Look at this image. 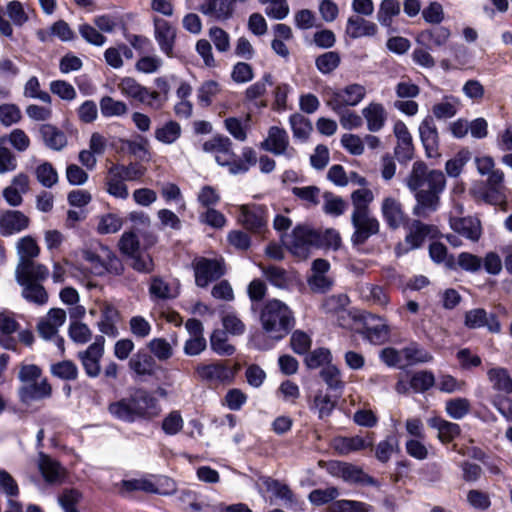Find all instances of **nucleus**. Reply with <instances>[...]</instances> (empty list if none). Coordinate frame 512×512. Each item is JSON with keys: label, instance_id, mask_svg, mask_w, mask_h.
I'll return each instance as SVG.
<instances>
[{"label": "nucleus", "instance_id": "obj_1", "mask_svg": "<svg viewBox=\"0 0 512 512\" xmlns=\"http://www.w3.org/2000/svg\"><path fill=\"white\" fill-rule=\"evenodd\" d=\"M405 183L410 191L415 192L416 204L413 215L427 218L437 211L440 204V194L446 186V179L440 170H428L426 163L416 161L407 176Z\"/></svg>", "mask_w": 512, "mask_h": 512}, {"label": "nucleus", "instance_id": "obj_2", "mask_svg": "<svg viewBox=\"0 0 512 512\" xmlns=\"http://www.w3.org/2000/svg\"><path fill=\"white\" fill-rule=\"evenodd\" d=\"M475 166L478 173L487 176L486 181L475 184L469 193L476 201H483L490 205L507 204V188L504 184V173L495 168L494 159L491 156L475 157Z\"/></svg>", "mask_w": 512, "mask_h": 512}, {"label": "nucleus", "instance_id": "obj_3", "mask_svg": "<svg viewBox=\"0 0 512 512\" xmlns=\"http://www.w3.org/2000/svg\"><path fill=\"white\" fill-rule=\"evenodd\" d=\"M108 411L115 418L132 423L138 419H152L159 414L160 409L157 399L150 392L138 388L128 397L110 403Z\"/></svg>", "mask_w": 512, "mask_h": 512}, {"label": "nucleus", "instance_id": "obj_4", "mask_svg": "<svg viewBox=\"0 0 512 512\" xmlns=\"http://www.w3.org/2000/svg\"><path fill=\"white\" fill-rule=\"evenodd\" d=\"M260 321L264 331L274 340H281L288 335L295 324L290 308L277 299L266 302L260 314Z\"/></svg>", "mask_w": 512, "mask_h": 512}, {"label": "nucleus", "instance_id": "obj_5", "mask_svg": "<svg viewBox=\"0 0 512 512\" xmlns=\"http://www.w3.org/2000/svg\"><path fill=\"white\" fill-rule=\"evenodd\" d=\"M320 243L317 230L308 225H297L288 240L284 242L287 249L294 255L305 257L310 247Z\"/></svg>", "mask_w": 512, "mask_h": 512}, {"label": "nucleus", "instance_id": "obj_6", "mask_svg": "<svg viewBox=\"0 0 512 512\" xmlns=\"http://www.w3.org/2000/svg\"><path fill=\"white\" fill-rule=\"evenodd\" d=\"M195 283L200 288L207 287L211 282L220 279L225 274L223 261L200 257L193 262Z\"/></svg>", "mask_w": 512, "mask_h": 512}, {"label": "nucleus", "instance_id": "obj_7", "mask_svg": "<svg viewBox=\"0 0 512 512\" xmlns=\"http://www.w3.org/2000/svg\"><path fill=\"white\" fill-rule=\"evenodd\" d=\"M351 223L354 228L351 242L354 246L365 244L370 237L377 235L380 231L378 219L372 216L370 212L352 213Z\"/></svg>", "mask_w": 512, "mask_h": 512}, {"label": "nucleus", "instance_id": "obj_8", "mask_svg": "<svg viewBox=\"0 0 512 512\" xmlns=\"http://www.w3.org/2000/svg\"><path fill=\"white\" fill-rule=\"evenodd\" d=\"M196 373L202 381L209 385L230 384L234 380L236 370L218 361L210 364H201L196 367Z\"/></svg>", "mask_w": 512, "mask_h": 512}, {"label": "nucleus", "instance_id": "obj_9", "mask_svg": "<svg viewBox=\"0 0 512 512\" xmlns=\"http://www.w3.org/2000/svg\"><path fill=\"white\" fill-rule=\"evenodd\" d=\"M363 328L359 333L370 343L381 345L390 336V328L383 318L373 313H366L362 316Z\"/></svg>", "mask_w": 512, "mask_h": 512}, {"label": "nucleus", "instance_id": "obj_10", "mask_svg": "<svg viewBox=\"0 0 512 512\" xmlns=\"http://www.w3.org/2000/svg\"><path fill=\"white\" fill-rule=\"evenodd\" d=\"M238 222L253 233H261L267 226V209L263 205H241Z\"/></svg>", "mask_w": 512, "mask_h": 512}, {"label": "nucleus", "instance_id": "obj_11", "mask_svg": "<svg viewBox=\"0 0 512 512\" xmlns=\"http://www.w3.org/2000/svg\"><path fill=\"white\" fill-rule=\"evenodd\" d=\"M154 37L160 50L169 58L174 57L177 29L167 20L154 17Z\"/></svg>", "mask_w": 512, "mask_h": 512}, {"label": "nucleus", "instance_id": "obj_12", "mask_svg": "<svg viewBox=\"0 0 512 512\" xmlns=\"http://www.w3.org/2000/svg\"><path fill=\"white\" fill-rule=\"evenodd\" d=\"M260 148L274 155H284L291 158L294 149H289V135L285 129L272 126L268 130L267 138L261 142Z\"/></svg>", "mask_w": 512, "mask_h": 512}, {"label": "nucleus", "instance_id": "obj_13", "mask_svg": "<svg viewBox=\"0 0 512 512\" xmlns=\"http://www.w3.org/2000/svg\"><path fill=\"white\" fill-rule=\"evenodd\" d=\"M38 468L45 482L50 485H61L67 479L66 468L43 452L39 453Z\"/></svg>", "mask_w": 512, "mask_h": 512}, {"label": "nucleus", "instance_id": "obj_14", "mask_svg": "<svg viewBox=\"0 0 512 512\" xmlns=\"http://www.w3.org/2000/svg\"><path fill=\"white\" fill-rule=\"evenodd\" d=\"M384 221L391 230H397L408 223L409 217L404 212L401 202L393 197H386L381 204Z\"/></svg>", "mask_w": 512, "mask_h": 512}, {"label": "nucleus", "instance_id": "obj_15", "mask_svg": "<svg viewBox=\"0 0 512 512\" xmlns=\"http://www.w3.org/2000/svg\"><path fill=\"white\" fill-rule=\"evenodd\" d=\"M15 276L18 284L29 282H41L48 278V268L34 260L19 261L15 270Z\"/></svg>", "mask_w": 512, "mask_h": 512}, {"label": "nucleus", "instance_id": "obj_16", "mask_svg": "<svg viewBox=\"0 0 512 512\" xmlns=\"http://www.w3.org/2000/svg\"><path fill=\"white\" fill-rule=\"evenodd\" d=\"M465 326L469 329L487 327L491 333H499L501 324L498 317L491 313L488 314L483 308H476L465 313Z\"/></svg>", "mask_w": 512, "mask_h": 512}, {"label": "nucleus", "instance_id": "obj_17", "mask_svg": "<svg viewBox=\"0 0 512 512\" xmlns=\"http://www.w3.org/2000/svg\"><path fill=\"white\" fill-rule=\"evenodd\" d=\"M438 234V229L434 225H429L420 220H413L409 227V232L405 236L407 250L420 248L427 238H434Z\"/></svg>", "mask_w": 512, "mask_h": 512}, {"label": "nucleus", "instance_id": "obj_18", "mask_svg": "<svg viewBox=\"0 0 512 512\" xmlns=\"http://www.w3.org/2000/svg\"><path fill=\"white\" fill-rule=\"evenodd\" d=\"M52 395V387L46 378L21 385L18 388L20 402L28 404L32 401L47 399Z\"/></svg>", "mask_w": 512, "mask_h": 512}, {"label": "nucleus", "instance_id": "obj_19", "mask_svg": "<svg viewBox=\"0 0 512 512\" xmlns=\"http://www.w3.org/2000/svg\"><path fill=\"white\" fill-rule=\"evenodd\" d=\"M118 87L122 94L133 98L148 107L149 103L152 102L151 99H159V95L156 91H150L147 87L142 86L134 78L131 77L123 78L120 81Z\"/></svg>", "mask_w": 512, "mask_h": 512}, {"label": "nucleus", "instance_id": "obj_20", "mask_svg": "<svg viewBox=\"0 0 512 512\" xmlns=\"http://www.w3.org/2000/svg\"><path fill=\"white\" fill-rule=\"evenodd\" d=\"M20 328L14 313L10 311L0 312V345L7 350L17 349V339L13 336Z\"/></svg>", "mask_w": 512, "mask_h": 512}, {"label": "nucleus", "instance_id": "obj_21", "mask_svg": "<svg viewBox=\"0 0 512 512\" xmlns=\"http://www.w3.org/2000/svg\"><path fill=\"white\" fill-rule=\"evenodd\" d=\"M29 218L18 210H8L0 217V233L10 236L28 228Z\"/></svg>", "mask_w": 512, "mask_h": 512}, {"label": "nucleus", "instance_id": "obj_22", "mask_svg": "<svg viewBox=\"0 0 512 512\" xmlns=\"http://www.w3.org/2000/svg\"><path fill=\"white\" fill-rule=\"evenodd\" d=\"M419 133L427 157L438 156L439 137L432 117H427L422 121L419 126Z\"/></svg>", "mask_w": 512, "mask_h": 512}, {"label": "nucleus", "instance_id": "obj_23", "mask_svg": "<svg viewBox=\"0 0 512 512\" xmlns=\"http://www.w3.org/2000/svg\"><path fill=\"white\" fill-rule=\"evenodd\" d=\"M38 132L44 145L51 150L61 151L67 146V136L55 125L42 124L39 126Z\"/></svg>", "mask_w": 512, "mask_h": 512}, {"label": "nucleus", "instance_id": "obj_24", "mask_svg": "<svg viewBox=\"0 0 512 512\" xmlns=\"http://www.w3.org/2000/svg\"><path fill=\"white\" fill-rule=\"evenodd\" d=\"M333 447L339 454L347 455L366 448L373 449V438L370 434L366 438L360 436L338 437L334 439Z\"/></svg>", "mask_w": 512, "mask_h": 512}, {"label": "nucleus", "instance_id": "obj_25", "mask_svg": "<svg viewBox=\"0 0 512 512\" xmlns=\"http://www.w3.org/2000/svg\"><path fill=\"white\" fill-rule=\"evenodd\" d=\"M199 11L216 20L224 21L231 18L234 5L232 0H206L200 5Z\"/></svg>", "mask_w": 512, "mask_h": 512}, {"label": "nucleus", "instance_id": "obj_26", "mask_svg": "<svg viewBox=\"0 0 512 512\" xmlns=\"http://www.w3.org/2000/svg\"><path fill=\"white\" fill-rule=\"evenodd\" d=\"M451 227L457 234L476 242L481 237L480 220L473 217L458 218L451 221Z\"/></svg>", "mask_w": 512, "mask_h": 512}, {"label": "nucleus", "instance_id": "obj_27", "mask_svg": "<svg viewBox=\"0 0 512 512\" xmlns=\"http://www.w3.org/2000/svg\"><path fill=\"white\" fill-rule=\"evenodd\" d=\"M377 25L368 21L361 16L353 15L348 18L346 26V34L353 38H361L364 36H374L377 33Z\"/></svg>", "mask_w": 512, "mask_h": 512}, {"label": "nucleus", "instance_id": "obj_28", "mask_svg": "<svg viewBox=\"0 0 512 512\" xmlns=\"http://www.w3.org/2000/svg\"><path fill=\"white\" fill-rule=\"evenodd\" d=\"M274 84L273 82V76L270 72H266L263 74L262 78L251 84L244 93L245 100L248 102H254L256 107H267L266 101H259L256 102L259 98L264 96L267 92V86H272Z\"/></svg>", "mask_w": 512, "mask_h": 512}, {"label": "nucleus", "instance_id": "obj_29", "mask_svg": "<svg viewBox=\"0 0 512 512\" xmlns=\"http://www.w3.org/2000/svg\"><path fill=\"white\" fill-rule=\"evenodd\" d=\"M103 354L100 353L98 346L88 347L84 351L78 352V358L87 374L91 378L98 377L101 372L100 359Z\"/></svg>", "mask_w": 512, "mask_h": 512}, {"label": "nucleus", "instance_id": "obj_30", "mask_svg": "<svg viewBox=\"0 0 512 512\" xmlns=\"http://www.w3.org/2000/svg\"><path fill=\"white\" fill-rule=\"evenodd\" d=\"M404 366H413L422 363H429L433 355L417 342H411L402 348Z\"/></svg>", "mask_w": 512, "mask_h": 512}, {"label": "nucleus", "instance_id": "obj_31", "mask_svg": "<svg viewBox=\"0 0 512 512\" xmlns=\"http://www.w3.org/2000/svg\"><path fill=\"white\" fill-rule=\"evenodd\" d=\"M428 425L438 430V438L443 443L451 442L460 432V426L440 417H433L428 420Z\"/></svg>", "mask_w": 512, "mask_h": 512}, {"label": "nucleus", "instance_id": "obj_32", "mask_svg": "<svg viewBox=\"0 0 512 512\" xmlns=\"http://www.w3.org/2000/svg\"><path fill=\"white\" fill-rule=\"evenodd\" d=\"M450 37V31L443 26H437L432 29L424 30L417 37L418 43L428 47L443 46Z\"/></svg>", "mask_w": 512, "mask_h": 512}, {"label": "nucleus", "instance_id": "obj_33", "mask_svg": "<svg viewBox=\"0 0 512 512\" xmlns=\"http://www.w3.org/2000/svg\"><path fill=\"white\" fill-rule=\"evenodd\" d=\"M155 365L153 356L144 351L137 352L129 360L130 369L140 376L153 375Z\"/></svg>", "mask_w": 512, "mask_h": 512}, {"label": "nucleus", "instance_id": "obj_34", "mask_svg": "<svg viewBox=\"0 0 512 512\" xmlns=\"http://www.w3.org/2000/svg\"><path fill=\"white\" fill-rule=\"evenodd\" d=\"M362 114L367 121V128L372 132L379 131L385 123L386 112L379 103H371L363 109Z\"/></svg>", "mask_w": 512, "mask_h": 512}, {"label": "nucleus", "instance_id": "obj_35", "mask_svg": "<svg viewBox=\"0 0 512 512\" xmlns=\"http://www.w3.org/2000/svg\"><path fill=\"white\" fill-rule=\"evenodd\" d=\"M149 294L153 301H166L174 299L178 296V291L170 287V285L159 276L151 278L149 286Z\"/></svg>", "mask_w": 512, "mask_h": 512}, {"label": "nucleus", "instance_id": "obj_36", "mask_svg": "<svg viewBox=\"0 0 512 512\" xmlns=\"http://www.w3.org/2000/svg\"><path fill=\"white\" fill-rule=\"evenodd\" d=\"M215 159L219 165L227 166L229 172L233 175L244 174L247 172L246 165L242 164L241 158L236 156L231 147L216 155Z\"/></svg>", "mask_w": 512, "mask_h": 512}, {"label": "nucleus", "instance_id": "obj_37", "mask_svg": "<svg viewBox=\"0 0 512 512\" xmlns=\"http://www.w3.org/2000/svg\"><path fill=\"white\" fill-rule=\"evenodd\" d=\"M320 376L326 383L328 389L338 392L336 397H339L344 388V382L341 380L340 370L335 365L329 364L321 369Z\"/></svg>", "mask_w": 512, "mask_h": 512}, {"label": "nucleus", "instance_id": "obj_38", "mask_svg": "<svg viewBox=\"0 0 512 512\" xmlns=\"http://www.w3.org/2000/svg\"><path fill=\"white\" fill-rule=\"evenodd\" d=\"M211 349L221 356H231L236 349L228 343L227 333L224 330L216 329L210 336Z\"/></svg>", "mask_w": 512, "mask_h": 512}, {"label": "nucleus", "instance_id": "obj_39", "mask_svg": "<svg viewBox=\"0 0 512 512\" xmlns=\"http://www.w3.org/2000/svg\"><path fill=\"white\" fill-rule=\"evenodd\" d=\"M429 255L435 263H442L450 270L456 269V259L448 254L447 247L441 242H432L429 245Z\"/></svg>", "mask_w": 512, "mask_h": 512}, {"label": "nucleus", "instance_id": "obj_40", "mask_svg": "<svg viewBox=\"0 0 512 512\" xmlns=\"http://www.w3.org/2000/svg\"><path fill=\"white\" fill-rule=\"evenodd\" d=\"M487 374L494 389L507 394L512 392V378L505 368H492Z\"/></svg>", "mask_w": 512, "mask_h": 512}, {"label": "nucleus", "instance_id": "obj_41", "mask_svg": "<svg viewBox=\"0 0 512 512\" xmlns=\"http://www.w3.org/2000/svg\"><path fill=\"white\" fill-rule=\"evenodd\" d=\"M399 0H383L377 12V20L384 27L392 25V19L400 14Z\"/></svg>", "mask_w": 512, "mask_h": 512}, {"label": "nucleus", "instance_id": "obj_42", "mask_svg": "<svg viewBox=\"0 0 512 512\" xmlns=\"http://www.w3.org/2000/svg\"><path fill=\"white\" fill-rule=\"evenodd\" d=\"M118 311L112 305H105L102 310V319L98 323L99 329L102 333L115 337L118 334L115 322L118 319Z\"/></svg>", "mask_w": 512, "mask_h": 512}, {"label": "nucleus", "instance_id": "obj_43", "mask_svg": "<svg viewBox=\"0 0 512 512\" xmlns=\"http://www.w3.org/2000/svg\"><path fill=\"white\" fill-rule=\"evenodd\" d=\"M399 451V441L395 435H388L375 447V457L378 461L386 463L394 452Z\"/></svg>", "mask_w": 512, "mask_h": 512}, {"label": "nucleus", "instance_id": "obj_44", "mask_svg": "<svg viewBox=\"0 0 512 512\" xmlns=\"http://www.w3.org/2000/svg\"><path fill=\"white\" fill-rule=\"evenodd\" d=\"M23 287L22 296L29 302L43 305L48 300V294L40 282L20 284Z\"/></svg>", "mask_w": 512, "mask_h": 512}, {"label": "nucleus", "instance_id": "obj_45", "mask_svg": "<svg viewBox=\"0 0 512 512\" xmlns=\"http://www.w3.org/2000/svg\"><path fill=\"white\" fill-rule=\"evenodd\" d=\"M146 168L137 163H130L127 166L115 164L111 166L108 173H116L123 180L134 181L144 176Z\"/></svg>", "mask_w": 512, "mask_h": 512}, {"label": "nucleus", "instance_id": "obj_46", "mask_svg": "<svg viewBox=\"0 0 512 512\" xmlns=\"http://www.w3.org/2000/svg\"><path fill=\"white\" fill-rule=\"evenodd\" d=\"M109 255V248L104 245H99L97 251L85 250L83 252V258L87 262L91 263L94 273L98 276L103 275V267L105 258Z\"/></svg>", "mask_w": 512, "mask_h": 512}, {"label": "nucleus", "instance_id": "obj_47", "mask_svg": "<svg viewBox=\"0 0 512 512\" xmlns=\"http://www.w3.org/2000/svg\"><path fill=\"white\" fill-rule=\"evenodd\" d=\"M82 493L75 488H65L58 495V503L64 512H79L76 506L82 500Z\"/></svg>", "mask_w": 512, "mask_h": 512}, {"label": "nucleus", "instance_id": "obj_48", "mask_svg": "<svg viewBox=\"0 0 512 512\" xmlns=\"http://www.w3.org/2000/svg\"><path fill=\"white\" fill-rule=\"evenodd\" d=\"M335 406L336 400H333L330 395L318 391L314 397L313 403L310 405V409H315L318 412V417L323 419L330 416Z\"/></svg>", "mask_w": 512, "mask_h": 512}, {"label": "nucleus", "instance_id": "obj_49", "mask_svg": "<svg viewBox=\"0 0 512 512\" xmlns=\"http://www.w3.org/2000/svg\"><path fill=\"white\" fill-rule=\"evenodd\" d=\"M446 413L453 419L464 418L471 410V403L467 398H453L446 401Z\"/></svg>", "mask_w": 512, "mask_h": 512}, {"label": "nucleus", "instance_id": "obj_50", "mask_svg": "<svg viewBox=\"0 0 512 512\" xmlns=\"http://www.w3.org/2000/svg\"><path fill=\"white\" fill-rule=\"evenodd\" d=\"M289 122L293 136L303 141L308 138L313 129L310 120L299 113L292 114L289 118Z\"/></svg>", "mask_w": 512, "mask_h": 512}, {"label": "nucleus", "instance_id": "obj_51", "mask_svg": "<svg viewBox=\"0 0 512 512\" xmlns=\"http://www.w3.org/2000/svg\"><path fill=\"white\" fill-rule=\"evenodd\" d=\"M374 196L370 189L361 188L357 189L351 194V201L353 205L352 213H366L370 212L369 204L373 201Z\"/></svg>", "mask_w": 512, "mask_h": 512}, {"label": "nucleus", "instance_id": "obj_52", "mask_svg": "<svg viewBox=\"0 0 512 512\" xmlns=\"http://www.w3.org/2000/svg\"><path fill=\"white\" fill-rule=\"evenodd\" d=\"M128 258L129 265L139 273H151L154 270V262L151 255L146 251H139L130 255Z\"/></svg>", "mask_w": 512, "mask_h": 512}, {"label": "nucleus", "instance_id": "obj_53", "mask_svg": "<svg viewBox=\"0 0 512 512\" xmlns=\"http://www.w3.org/2000/svg\"><path fill=\"white\" fill-rule=\"evenodd\" d=\"M17 253L19 261L34 260L39 255L40 249L35 239L31 236H25L17 242Z\"/></svg>", "mask_w": 512, "mask_h": 512}, {"label": "nucleus", "instance_id": "obj_54", "mask_svg": "<svg viewBox=\"0 0 512 512\" xmlns=\"http://www.w3.org/2000/svg\"><path fill=\"white\" fill-rule=\"evenodd\" d=\"M100 111L104 117L122 116L127 113L128 107L123 101L104 96L100 100Z\"/></svg>", "mask_w": 512, "mask_h": 512}, {"label": "nucleus", "instance_id": "obj_55", "mask_svg": "<svg viewBox=\"0 0 512 512\" xmlns=\"http://www.w3.org/2000/svg\"><path fill=\"white\" fill-rule=\"evenodd\" d=\"M181 135V127L176 121H169L155 130V138L165 144L174 143Z\"/></svg>", "mask_w": 512, "mask_h": 512}, {"label": "nucleus", "instance_id": "obj_56", "mask_svg": "<svg viewBox=\"0 0 512 512\" xmlns=\"http://www.w3.org/2000/svg\"><path fill=\"white\" fill-rule=\"evenodd\" d=\"M471 158V152L467 149L460 150L454 158L449 159L445 164V170L448 176L450 177H458L463 167Z\"/></svg>", "mask_w": 512, "mask_h": 512}, {"label": "nucleus", "instance_id": "obj_57", "mask_svg": "<svg viewBox=\"0 0 512 512\" xmlns=\"http://www.w3.org/2000/svg\"><path fill=\"white\" fill-rule=\"evenodd\" d=\"M323 198V211L326 214L337 217L345 212L347 203L340 196H336L332 192H325Z\"/></svg>", "mask_w": 512, "mask_h": 512}, {"label": "nucleus", "instance_id": "obj_58", "mask_svg": "<svg viewBox=\"0 0 512 512\" xmlns=\"http://www.w3.org/2000/svg\"><path fill=\"white\" fill-rule=\"evenodd\" d=\"M51 373L62 380L72 381L78 377V368L74 362L63 360L51 366Z\"/></svg>", "mask_w": 512, "mask_h": 512}, {"label": "nucleus", "instance_id": "obj_59", "mask_svg": "<svg viewBox=\"0 0 512 512\" xmlns=\"http://www.w3.org/2000/svg\"><path fill=\"white\" fill-rule=\"evenodd\" d=\"M340 61L338 52L329 51L319 55L315 60V65L321 73L329 74L339 66Z\"/></svg>", "mask_w": 512, "mask_h": 512}, {"label": "nucleus", "instance_id": "obj_60", "mask_svg": "<svg viewBox=\"0 0 512 512\" xmlns=\"http://www.w3.org/2000/svg\"><path fill=\"white\" fill-rule=\"evenodd\" d=\"M435 377L431 371H418L410 379V388L415 392H425L433 387Z\"/></svg>", "mask_w": 512, "mask_h": 512}, {"label": "nucleus", "instance_id": "obj_61", "mask_svg": "<svg viewBox=\"0 0 512 512\" xmlns=\"http://www.w3.org/2000/svg\"><path fill=\"white\" fill-rule=\"evenodd\" d=\"M458 101L453 97H445L440 103L433 106L432 112L437 119L452 118L457 113Z\"/></svg>", "mask_w": 512, "mask_h": 512}, {"label": "nucleus", "instance_id": "obj_62", "mask_svg": "<svg viewBox=\"0 0 512 512\" xmlns=\"http://www.w3.org/2000/svg\"><path fill=\"white\" fill-rule=\"evenodd\" d=\"M123 181L116 173H108L106 181L107 192L116 198L126 199L129 192L127 185Z\"/></svg>", "mask_w": 512, "mask_h": 512}, {"label": "nucleus", "instance_id": "obj_63", "mask_svg": "<svg viewBox=\"0 0 512 512\" xmlns=\"http://www.w3.org/2000/svg\"><path fill=\"white\" fill-rule=\"evenodd\" d=\"M35 173L37 180L46 188H51L58 181V173L49 162L39 165Z\"/></svg>", "mask_w": 512, "mask_h": 512}, {"label": "nucleus", "instance_id": "obj_64", "mask_svg": "<svg viewBox=\"0 0 512 512\" xmlns=\"http://www.w3.org/2000/svg\"><path fill=\"white\" fill-rule=\"evenodd\" d=\"M305 363L309 369H317L325 364H331L330 350L326 348L315 349L306 355Z\"/></svg>", "mask_w": 512, "mask_h": 512}]
</instances>
